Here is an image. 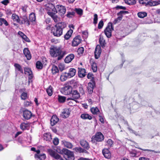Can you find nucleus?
I'll return each mask as SVG.
<instances>
[{
    "mask_svg": "<svg viewBox=\"0 0 160 160\" xmlns=\"http://www.w3.org/2000/svg\"><path fill=\"white\" fill-rule=\"evenodd\" d=\"M50 52L53 57H58V60L62 58L67 54V51L60 47H53L50 49Z\"/></svg>",
    "mask_w": 160,
    "mask_h": 160,
    "instance_id": "1",
    "label": "nucleus"
},
{
    "mask_svg": "<svg viewBox=\"0 0 160 160\" xmlns=\"http://www.w3.org/2000/svg\"><path fill=\"white\" fill-rule=\"evenodd\" d=\"M65 26L63 23L57 24L52 28L51 32L54 36L59 37L62 35L63 28Z\"/></svg>",
    "mask_w": 160,
    "mask_h": 160,
    "instance_id": "2",
    "label": "nucleus"
},
{
    "mask_svg": "<svg viewBox=\"0 0 160 160\" xmlns=\"http://www.w3.org/2000/svg\"><path fill=\"white\" fill-rule=\"evenodd\" d=\"M113 30V28L112 24L111 23H108L104 31V33L108 38H109L111 37L112 32Z\"/></svg>",
    "mask_w": 160,
    "mask_h": 160,
    "instance_id": "3",
    "label": "nucleus"
},
{
    "mask_svg": "<svg viewBox=\"0 0 160 160\" xmlns=\"http://www.w3.org/2000/svg\"><path fill=\"white\" fill-rule=\"evenodd\" d=\"M64 157L66 160H74V159L73 153L68 149L65 153Z\"/></svg>",
    "mask_w": 160,
    "mask_h": 160,
    "instance_id": "4",
    "label": "nucleus"
},
{
    "mask_svg": "<svg viewBox=\"0 0 160 160\" xmlns=\"http://www.w3.org/2000/svg\"><path fill=\"white\" fill-rule=\"evenodd\" d=\"M55 8L57 9V12H58L60 15H63L66 13V8L63 6L60 5H57L56 6Z\"/></svg>",
    "mask_w": 160,
    "mask_h": 160,
    "instance_id": "5",
    "label": "nucleus"
},
{
    "mask_svg": "<svg viewBox=\"0 0 160 160\" xmlns=\"http://www.w3.org/2000/svg\"><path fill=\"white\" fill-rule=\"evenodd\" d=\"M70 112L71 111L70 108H65L63 110L60 114V116L63 118H67L69 116Z\"/></svg>",
    "mask_w": 160,
    "mask_h": 160,
    "instance_id": "6",
    "label": "nucleus"
},
{
    "mask_svg": "<svg viewBox=\"0 0 160 160\" xmlns=\"http://www.w3.org/2000/svg\"><path fill=\"white\" fill-rule=\"evenodd\" d=\"M46 9L48 11V12H51L55 13H57V9L54 5L51 3H48L46 5Z\"/></svg>",
    "mask_w": 160,
    "mask_h": 160,
    "instance_id": "7",
    "label": "nucleus"
},
{
    "mask_svg": "<svg viewBox=\"0 0 160 160\" xmlns=\"http://www.w3.org/2000/svg\"><path fill=\"white\" fill-rule=\"evenodd\" d=\"M82 39L79 36L75 37L72 40V46L76 47L78 46L81 42Z\"/></svg>",
    "mask_w": 160,
    "mask_h": 160,
    "instance_id": "8",
    "label": "nucleus"
},
{
    "mask_svg": "<svg viewBox=\"0 0 160 160\" xmlns=\"http://www.w3.org/2000/svg\"><path fill=\"white\" fill-rule=\"evenodd\" d=\"M47 13L52 18L55 22H58L60 21V18L56 15V13L51 12H48Z\"/></svg>",
    "mask_w": 160,
    "mask_h": 160,
    "instance_id": "9",
    "label": "nucleus"
},
{
    "mask_svg": "<svg viewBox=\"0 0 160 160\" xmlns=\"http://www.w3.org/2000/svg\"><path fill=\"white\" fill-rule=\"evenodd\" d=\"M32 116V114L31 112L28 110H25L23 112V117L26 119H30Z\"/></svg>",
    "mask_w": 160,
    "mask_h": 160,
    "instance_id": "10",
    "label": "nucleus"
},
{
    "mask_svg": "<svg viewBox=\"0 0 160 160\" xmlns=\"http://www.w3.org/2000/svg\"><path fill=\"white\" fill-rule=\"evenodd\" d=\"M104 139V137L103 135L100 132L96 133L94 137V139L98 142H102Z\"/></svg>",
    "mask_w": 160,
    "mask_h": 160,
    "instance_id": "11",
    "label": "nucleus"
},
{
    "mask_svg": "<svg viewBox=\"0 0 160 160\" xmlns=\"http://www.w3.org/2000/svg\"><path fill=\"white\" fill-rule=\"evenodd\" d=\"M101 52L100 46L99 45L96 46L95 49L94 53L96 59H98L100 57Z\"/></svg>",
    "mask_w": 160,
    "mask_h": 160,
    "instance_id": "12",
    "label": "nucleus"
},
{
    "mask_svg": "<svg viewBox=\"0 0 160 160\" xmlns=\"http://www.w3.org/2000/svg\"><path fill=\"white\" fill-rule=\"evenodd\" d=\"M80 145L84 149L88 150L90 148V146L88 142L84 140H82L80 141Z\"/></svg>",
    "mask_w": 160,
    "mask_h": 160,
    "instance_id": "13",
    "label": "nucleus"
},
{
    "mask_svg": "<svg viewBox=\"0 0 160 160\" xmlns=\"http://www.w3.org/2000/svg\"><path fill=\"white\" fill-rule=\"evenodd\" d=\"M59 120V118L56 115H53L52 116L51 120V124L52 126L55 125Z\"/></svg>",
    "mask_w": 160,
    "mask_h": 160,
    "instance_id": "14",
    "label": "nucleus"
},
{
    "mask_svg": "<svg viewBox=\"0 0 160 160\" xmlns=\"http://www.w3.org/2000/svg\"><path fill=\"white\" fill-rule=\"evenodd\" d=\"M24 73L25 74L28 75L29 79H32L33 78L32 72L30 68H25L24 69Z\"/></svg>",
    "mask_w": 160,
    "mask_h": 160,
    "instance_id": "15",
    "label": "nucleus"
},
{
    "mask_svg": "<svg viewBox=\"0 0 160 160\" xmlns=\"http://www.w3.org/2000/svg\"><path fill=\"white\" fill-rule=\"evenodd\" d=\"M104 157L107 158H110L111 157V154L109 150L105 148L102 151Z\"/></svg>",
    "mask_w": 160,
    "mask_h": 160,
    "instance_id": "16",
    "label": "nucleus"
},
{
    "mask_svg": "<svg viewBox=\"0 0 160 160\" xmlns=\"http://www.w3.org/2000/svg\"><path fill=\"white\" fill-rule=\"evenodd\" d=\"M20 23L24 24L27 26H29L30 24L29 21L28 20L27 16H23L22 17V19L21 20Z\"/></svg>",
    "mask_w": 160,
    "mask_h": 160,
    "instance_id": "17",
    "label": "nucleus"
},
{
    "mask_svg": "<svg viewBox=\"0 0 160 160\" xmlns=\"http://www.w3.org/2000/svg\"><path fill=\"white\" fill-rule=\"evenodd\" d=\"M23 53L28 60H29L31 58V55L28 48H25L23 51Z\"/></svg>",
    "mask_w": 160,
    "mask_h": 160,
    "instance_id": "18",
    "label": "nucleus"
},
{
    "mask_svg": "<svg viewBox=\"0 0 160 160\" xmlns=\"http://www.w3.org/2000/svg\"><path fill=\"white\" fill-rule=\"evenodd\" d=\"M61 142L62 145H63L64 147L68 148H71L73 147V145L71 143L66 140H62L61 141Z\"/></svg>",
    "mask_w": 160,
    "mask_h": 160,
    "instance_id": "19",
    "label": "nucleus"
},
{
    "mask_svg": "<svg viewBox=\"0 0 160 160\" xmlns=\"http://www.w3.org/2000/svg\"><path fill=\"white\" fill-rule=\"evenodd\" d=\"M76 71L74 68H71L69 69L68 72H67L69 76V78H71L75 76L76 73Z\"/></svg>",
    "mask_w": 160,
    "mask_h": 160,
    "instance_id": "20",
    "label": "nucleus"
},
{
    "mask_svg": "<svg viewBox=\"0 0 160 160\" xmlns=\"http://www.w3.org/2000/svg\"><path fill=\"white\" fill-rule=\"evenodd\" d=\"M78 76L80 78H83L86 75V70L85 69L78 68Z\"/></svg>",
    "mask_w": 160,
    "mask_h": 160,
    "instance_id": "21",
    "label": "nucleus"
},
{
    "mask_svg": "<svg viewBox=\"0 0 160 160\" xmlns=\"http://www.w3.org/2000/svg\"><path fill=\"white\" fill-rule=\"evenodd\" d=\"M74 55L73 54H71L67 56L65 59V62L66 63H69L74 59Z\"/></svg>",
    "mask_w": 160,
    "mask_h": 160,
    "instance_id": "22",
    "label": "nucleus"
},
{
    "mask_svg": "<svg viewBox=\"0 0 160 160\" xmlns=\"http://www.w3.org/2000/svg\"><path fill=\"white\" fill-rule=\"evenodd\" d=\"M160 4V0H158L156 1H153L151 0L149 1L148 3V6H154Z\"/></svg>",
    "mask_w": 160,
    "mask_h": 160,
    "instance_id": "23",
    "label": "nucleus"
},
{
    "mask_svg": "<svg viewBox=\"0 0 160 160\" xmlns=\"http://www.w3.org/2000/svg\"><path fill=\"white\" fill-rule=\"evenodd\" d=\"M80 97V94L77 90H73L72 93V98L74 99H77L79 98Z\"/></svg>",
    "mask_w": 160,
    "mask_h": 160,
    "instance_id": "24",
    "label": "nucleus"
},
{
    "mask_svg": "<svg viewBox=\"0 0 160 160\" xmlns=\"http://www.w3.org/2000/svg\"><path fill=\"white\" fill-rule=\"evenodd\" d=\"M63 90H64L65 94H69L71 93L72 89L70 86L68 85L64 87Z\"/></svg>",
    "mask_w": 160,
    "mask_h": 160,
    "instance_id": "25",
    "label": "nucleus"
},
{
    "mask_svg": "<svg viewBox=\"0 0 160 160\" xmlns=\"http://www.w3.org/2000/svg\"><path fill=\"white\" fill-rule=\"evenodd\" d=\"M93 84L92 82H90L88 83L87 89L89 93H91L92 92L93 89Z\"/></svg>",
    "mask_w": 160,
    "mask_h": 160,
    "instance_id": "26",
    "label": "nucleus"
},
{
    "mask_svg": "<svg viewBox=\"0 0 160 160\" xmlns=\"http://www.w3.org/2000/svg\"><path fill=\"white\" fill-rule=\"evenodd\" d=\"M43 138L44 140L50 141L52 139L51 135L49 133H45L44 134Z\"/></svg>",
    "mask_w": 160,
    "mask_h": 160,
    "instance_id": "27",
    "label": "nucleus"
},
{
    "mask_svg": "<svg viewBox=\"0 0 160 160\" xmlns=\"http://www.w3.org/2000/svg\"><path fill=\"white\" fill-rule=\"evenodd\" d=\"M72 32L73 30L72 29H70L68 31L64 36L65 39L68 40L71 37Z\"/></svg>",
    "mask_w": 160,
    "mask_h": 160,
    "instance_id": "28",
    "label": "nucleus"
},
{
    "mask_svg": "<svg viewBox=\"0 0 160 160\" xmlns=\"http://www.w3.org/2000/svg\"><path fill=\"white\" fill-rule=\"evenodd\" d=\"M67 150V149L64 148L61 150L60 147H57L56 149H55L57 152L61 154H65Z\"/></svg>",
    "mask_w": 160,
    "mask_h": 160,
    "instance_id": "29",
    "label": "nucleus"
},
{
    "mask_svg": "<svg viewBox=\"0 0 160 160\" xmlns=\"http://www.w3.org/2000/svg\"><path fill=\"white\" fill-rule=\"evenodd\" d=\"M81 118L84 119H88L91 120L92 119V117L88 114L83 113L81 115Z\"/></svg>",
    "mask_w": 160,
    "mask_h": 160,
    "instance_id": "30",
    "label": "nucleus"
},
{
    "mask_svg": "<svg viewBox=\"0 0 160 160\" xmlns=\"http://www.w3.org/2000/svg\"><path fill=\"white\" fill-rule=\"evenodd\" d=\"M68 78H69L67 72H65L63 73L60 77V79L62 81H65Z\"/></svg>",
    "mask_w": 160,
    "mask_h": 160,
    "instance_id": "31",
    "label": "nucleus"
},
{
    "mask_svg": "<svg viewBox=\"0 0 160 160\" xmlns=\"http://www.w3.org/2000/svg\"><path fill=\"white\" fill-rule=\"evenodd\" d=\"M12 19L13 21L16 22H20V19L19 17L15 14H13L12 16Z\"/></svg>",
    "mask_w": 160,
    "mask_h": 160,
    "instance_id": "32",
    "label": "nucleus"
},
{
    "mask_svg": "<svg viewBox=\"0 0 160 160\" xmlns=\"http://www.w3.org/2000/svg\"><path fill=\"white\" fill-rule=\"evenodd\" d=\"M67 101H68V104L69 106H72L74 105L76 102V101L72 98H69L67 99Z\"/></svg>",
    "mask_w": 160,
    "mask_h": 160,
    "instance_id": "33",
    "label": "nucleus"
},
{
    "mask_svg": "<svg viewBox=\"0 0 160 160\" xmlns=\"http://www.w3.org/2000/svg\"><path fill=\"white\" fill-rule=\"evenodd\" d=\"M91 111L93 114H97L99 112L98 109L97 107H92L91 108Z\"/></svg>",
    "mask_w": 160,
    "mask_h": 160,
    "instance_id": "34",
    "label": "nucleus"
},
{
    "mask_svg": "<svg viewBox=\"0 0 160 160\" xmlns=\"http://www.w3.org/2000/svg\"><path fill=\"white\" fill-rule=\"evenodd\" d=\"M20 127L21 129L22 130L28 129L29 127V124L24 122L22 123L21 124Z\"/></svg>",
    "mask_w": 160,
    "mask_h": 160,
    "instance_id": "35",
    "label": "nucleus"
},
{
    "mask_svg": "<svg viewBox=\"0 0 160 160\" xmlns=\"http://www.w3.org/2000/svg\"><path fill=\"white\" fill-rule=\"evenodd\" d=\"M34 157L35 158H39L40 159L42 160L45 159L46 158V156L45 154L40 155L35 154L34 155Z\"/></svg>",
    "mask_w": 160,
    "mask_h": 160,
    "instance_id": "36",
    "label": "nucleus"
},
{
    "mask_svg": "<svg viewBox=\"0 0 160 160\" xmlns=\"http://www.w3.org/2000/svg\"><path fill=\"white\" fill-rule=\"evenodd\" d=\"M66 100V98L64 96L58 95V100L59 102L62 103L64 102Z\"/></svg>",
    "mask_w": 160,
    "mask_h": 160,
    "instance_id": "37",
    "label": "nucleus"
},
{
    "mask_svg": "<svg viewBox=\"0 0 160 160\" xmlns=\"http://www.w3.org/2000/svg\"><path fill=\"white\" fill-rule=\"evenodd\" d=\"M36 68L38 69H41L44 66L42 64V63L40 61H38L36 64Z\"/></svg>",
    "mask_w": 160,
    "mask_h": 160,
    "instance_id": "38",
    "label": "nucleus"
},
{
    "mask_svg": "<svg viewBox=\"0 0 160 160\" xmlns=\"http://www.w3.org/2000/svg\"><path fill=\"white\" fill-rule=\"evenodd\" d=\"M29 19L30 21L33 22L35 21L36 17L34 13H31L29 16Z\"/></svg>",
    "mask_w": 160,
    "mask_h": 160,
    "instance_id": "39",
    "label": "nucleus"
},
{
    "mask_svg": "<svg viewBox=\"0 0 160 160\" xmlns=\"http://www.w3.org/2000/svg\"><path fill=\"white\" fill-rule=\"evenodd\" d=\"M147 14L145 12H141L138 13V17L141 18H143L147 16Z\"/></svg>",
    "mask_w": 160,
    "mask_h": 160,
    "instance_id": "40",
    "label": "nucleus"
},
{
    "mask_svg": "<svg viewBox=\"0 0 160 160\" xmlns=\"http://www.w3.org/2000/svg\"><path fill=\"white\" fill-rule=\"evenodd\" d=\"M47 92L48 95L51 96L52 95L53 92V88L51 86H50L47 89Z\"/></svg>",
    "mask_w": 160,
    "mask_h": 160,
    "instance_id": "41",
    "label": "nucleus"
},
{
    "mask_svg": "<svg viewBox=\"0 0 160 160\" xmlns=\"http://www.w3.org/2000/svg\"><path fill=\"white\" fill-rule=\"evenodd\" d=\"M52 72L53 74H56L59 72V70L57 66L55 65H53L52 69Z\"/></svg>",
    "mask_w": 160,
    "mask_h": 160,
    "instance_id": "42",
    "label": "nucleus"
},
{
    "mask_svg": "<svg viewBox=\"0 0 160 160\" xmlns=\"http://www.w3.org/2000/svg\"><path fill=\"white\" fill-rule=\"evenodd\" d=\"M99 42L100 45L102 46H104L105 44V41L104 39L103 36L100 35L99 36Z\"/></svg>",
    "mask_w": 160,
    "mask_h": 160,
    "instance_id": "43",
    "label": "nucleus"
},
{
    "mask_svg": "<svg viewBox=\"0 0 160 160\" xmlns=\"http://www.w3.org/2000/svg\"><path fill=\"white\" fill-rule=\"evenodd\" d=\"M14 66L16 69L22 73H23V70L22 69L21 66L19 64L15 63L14 64Z\"/></svg>",
    "mask_w": 160,
    "mask_h": 160,
    "instance_id": "44",
    "label": "nucleus"
},
{
    "mask_svg": "<svg viewBox=\"0 0 160 160\" xmlns=\"http://www.w3.org/2000/svg\"><path fill=\"white\" fill-rule=\"evenodd\" d=\"M149 1L148 0H139V2L140 4L146 6H148V3H149Z\"/></svg>",
    "mask_w": 160,
    "mask_h": 160,
    "instance_id": "45",
    "label": "nucleus"
},
{
    "mask_svg": "<svg viewBox=\"0 0 160 160\" xmlns=\"http://www.w3.org/2000/svg\"><path fill=\"white\" fill-rule=\"evenodd\" d=\"M93 72H96L97 70V67L96 63L94 62H93L91 64Z\"/></svg>",
    "mask_w": 160,
    "mask_h": 160,
    "instance_id": "46",
    "label": "nucleus"
},
{
    "mask_svg": "<svg viewBox=\"0 0 160 160\" xmlns=\"http://www.w3.org/2000/svg\"><path fill=\"white\" fill-rule=\"evenodd\" d=\"M113 141L110 139H108L106 142V145L108 147H111L113 145Z\"/></svg>",
    "mask_w": 160,
    "mask_h": 160,
    "instance_id": "47",
    "label": "nucleus"
},
{
    "mask_svg": "<svg viewBox=\"0 0 160 160\" xmlns=\"http://www.w3.org/2000/svg\"><path fill=\"white\" fill-rule=\"evenodd\" d=\"M75 13V12L74 11L68 12L66 16L68 18H71L74 16Z\"/></svg>",
    "mask_w": 160,
    "mask_h": 160,
    "instance_id": "48",
    "label": "nucleus"
},
{
    "mask_svg": "<svg viewBox=\"0 0 160 160\" xmlns=\"http://www.w3.org/2000/svg\"><path fill=\"white\" fill-rule=\"evenodd\" d=\"M125 3L128 5H133L135 3V0H124Z\"/></svg>",
    "mask_w": 160,
    "mask_h": 160,
    "instance_id": "49",
    "label": "nucleus"
},
{
    "mask_svg": "<svg viewBox=\"0 0 160 160\" xmlns=\"http://www.w3.org/2000/svg\"><path fill=\"white\" fill-rule=\"evenodd\" d=\"M21 97L22 99L25 100L28 97L27 93L23 92L21 95Z\"/></svg>",
    "mask_w": 160,
    "mask_h": 160,
    "instance_id": "50",
    "label": "nucleus"
},
{
    "mask_svg": "<svg viewBox=\"0 0 160 160\" xmlns=\"http://www.w3.org/2000/svg\"><path fill=\"white\" fill-rule=\"evenodd\" d=\"M75 11L78 15L80 16L83 14V10L81 9L76 8Z\"/></svg>",
    "mask_w": 160,
    "mask_h": 160,
    "instance_id": "51",
    "label": "nucleus"
},
{
    "mask_svg": "<svg viewBox=\"0 0 160 160\" xmlns=\"http://www.w3.org/2000/svg\"><path fill=\"white\" fill-rule=\"evenodd\" d=\"M60 71L62 72L65 69V67L64 64L62 63H60L59 64L58 66Z\"/></svg>",
    "mask_w": 160,
    "mask_h": 160,
    "instance_id": "52",
    "label": "nucleus"
},
{
    "mask_svg": "<svg viewBox=\"0 0 160 160\" xmlns=\"http://www.w3.org/2000/svg\"><path fill=\"white\" fill-rule=\"evenodd\" d=\"M93 17V23L96 25L98 22V15L97 14H94Z\"/></svg>",
    "mask_w": 160,
    "mask_h": 160,
    "instance_id": "53",
    "label": "nucleus"
},
{
    "mask_svg": "<svg viewBox=\"0 0 160 160\" xmlns=\"http://www.w3.org/2000/svg\"><path fill=\"white\" fill-rule=\"evenodd\" d=\"M84 51V48L83 47H81L79 48L77 51L78 54L79 55L82 54Z\"/></svg>",
    "mask_w": 160,
    "mask_h": 160,
    "instance_id": "54",
    "label": "nucleus"
},
{
    "mask_svg": "<svg viewBox=\"0 0 160 160\" xmlns=\"http://www.w3.org/2000/svg\"><path fill=\"white\" fill-rule=\"evenodd\" d=\"M44 66H45L47 63V61L46 58L44 57L42 58V61L41 62Z\"/></svg>",
    "mask_w": 160,
    "mask_h": 160,
    "instance_id": "55",
    "label": "nucleus"
},
{
    "mask_svg": "<svg viewBox=\"0 0 160 160\" xmlns=\"http://www.w3.org/2000/svg\"><path fill=\"white\" fill-rule=\"evenodd\" d=\"M78 90L82 95H83L84 93V91L82 86L81 85L79 86Z\"/></svg>",
    "mask_w": 160,
    "mask_h": 160,
    "instance_id": "56",
    "label": "nucleus"
},
{
    "mask_svg": "<svg viewBox=\"0 0 160 160\" xmlns=\"http://www.w3.org/2000/svg\"><path fill=\"white\" fill-rule=\"evenodd\" d=\"M103 22L102 20H101L98 24V28L99 29L102 28L103 26Z\"/></svg>",
    "mask_w": 160,
    "mask_h": 160,
    "instance_id": "57",
    "label": "nucleus"
},
{
    "mask_svg": "<svg viewBox=\"0 0 160 160\" xmlns=\"http://www.w3.org/2000/svg\"><path fill=\"white\" fill-rule=\"evenodd\" d=\"M122 19V17H118L117 18L115 19L113 23L115 24L116 23L118 22L119 21H120Z\"/></svg>",
    "mask_w": 160,
    "mask_h": 160,
    "instance_id": "58",
    "label": "nucleus"
},
{
    "mask_svg": "<svg viewBox=\"0 0 160 160\" xmlns=\"http://www.w3.org/2000/svg\"><path fill=\"white\" fill-rule=\"evenodd\" d=\"M53 144L55 145H57L59 143V140L58 138H55L53 140Z\"/></svg>",
    "mask_w": 160,
    "mask_h": 160,
    "instance_id": "59",
    "label": "nucleus"
},
{
    "mask_svg": "<svg viewBox=\"0 0 160 160\" xmlns=\"http://www.w3.org/2000/svg\"><path fill=\"white\" fill-rule=\"evenodd\" d=\"M32 103L31 102L28 101H26L24 102V105L25 107H28L29 106H31V105Z\"/></svg>",
    "mask_w": 160,
    "mask_h": 160,
    "instance_id": "60",
    "label": "nucleus"
},
{
    "mask_svg": "<svg viewBox=\"0 0 160 160\" xmlns=\"http://www.w3.org/2000/svg\"><path fill=\"white\" fill-rule=\"evenodd\" d=\"M22 38L27 42H29L30 40L26 35H24Z\"/></svg>",
    "mask_w": 160,
    "mask_h": 160,
    "instance_id": "61",
    "label": "nucleus"
},
{
    "mask_svg": "<svg viewBox=\"0 0 160 160\" xmlns=\"http://www.w3.org/2000/svg\"><path fill=\"white\" fill-rule=\"evenodd\" d=\"M79 152L87 153L88 152L86 150V149H85L83 148H81L80 147V148L79 149Z\"/></svg>",
    "mask_w": 160,
    "mask_h": 160,
    "instance_id": "62",
    "label": "nucleus"
},
{
    "mask_svg": "<svg viewBox=\"0 0 160 160\" xmlns=\"http://www.w3.org/2000/svg\"><path fill=\"white\" fill-rule=\"evenodd\" d=\"M2 4L6 5L9 3V0H4L1 2Z\"/></svg>",
    "mask_w": 160,
    "mask_h": 160,
    "instance_id": "63",
    "label": "nucleus"
},
{
    "mask_svg": "<svg viewBox=\"0 0 160 160\" xmlns=\"http://www.w3.org/2000/svg\"><path fill=\"white\" fill-rule=\"evenodd\" d=\"M130 153L131 155V156L132 157H135L136 156V153L134 151H132L130 152Z\"/></svg>",
    "mask_w": 160,
    "mask_h": 160,
    "instance_id": "64",
    "label": "nucleus"
}]
</instances>
